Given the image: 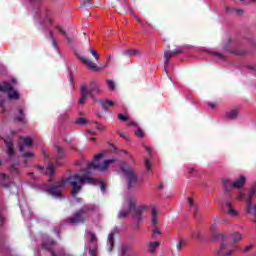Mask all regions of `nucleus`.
<instances>
[{
	"instance_id": "obj_51",
	"label": "nucleus",
	"mask_w": 256,
	"mask_h": 256,
	"mask_svg": "<svg viewBox=\"0 0 256 256\" xmlns=\"http://www.w3.org/2000/svg\"><path fill=\"white\" fill-rule=\"evenodd\" d=\"M45 0H30L33 5H41Z\"/></svg>"
},
{
	"instance_id": "obj_49",
	"label": "nucleus",
	"mask_w": 256,
	"mask_h": 256,
	"mask_svg": "<svg viewBox=\"0 0 256 256\" xmlns=\"http://www.w3.org/2000/svg\"><path fill=\"white\" fill-rule=\"evenodd\" d=\"M144 163L147 171H151V161H149V159H146Z\"/></svg>"
},
{
	"instance_id": "obj_17",
	"label": "nucleus",
	"mask_w": 256,
	"mask_h": 256,
	"mask_svg": "<svg viewBox=\"0 0 256 256\" xmlns=\"http://www.w3.org/2000/svg\"><path fill=\"white\" fill-rule=\"evenodd\" d=\"M9 171L14 177H19V160H16L10 165Z\"/></svg>"
},
{
	"instance_id": "obj_27",
	"label": "nucleus",
	"mask_w": 256,
	"mask_h": 256,
	"mask_svg": "<svg viewBox=\"0 0 256 256\" xmlns=\"http://www.w3.org/2000/svg\"><path fill=\"white\" fill-rule=\"evenodd\" d=\"M226 207L228 209V215H232V217H237L239 215V213H237L236 210L233 209L231 202H227Z\"/></svg>"
},
{
	"instance_id": "obj_15",
	"label": "nucleus",
	"mask_w": 256,
	"mask_h": 256,
	"mask_svg": "<svg viewBox=\"0 0 256 256\" xmlns=\"http://www.w3.org/2000/svg\"><path fill=\"white\" fill-rule=\"evenodd\" d=\"M247 179L245 176H240L235 182H232L234 189H243L245 187Z\"/></svg>"
},
{
	"instance_id": "obj_42",
	"label": "nucleus",
	"mask_w": 256,
	"mask_h": 256,
	"mask_svg": "<svg viewBox=\"0 0 256 256\" xmlns=\"http://www.w3.org/2000/svg\"><path fill=\"white\" fill-rule=\"evenodd\" d=\"M107 85L109 91H115V82H113L112 80H107Z\"/></svg>"
},
{
	"instance_id": "obj_59",
	"label": "nucleus",
	"mask_w": 256,
	"mask_h": 256,
	"mask_svg": "<svg viewBox=\"0 0 256 256\" xmlns=\"http://www.w3.org/2000/svg\"><path fill=\"white\" fill-rule=\"evenodd\" d=\"M251 246H247L246 248L243 249V253H249L251 251Z\"/></svg>"
},
{
	"instance_id": "obj_24",
	"label": "nucleus",
	"mask_w": 256,
	"mask_h": 256,
	"mask_svg": "<svg viewBox=\"0 0 256 256\" xmlns=\"http://www.w3.org/2000/svg\"><path fill=\"white\" fill-rule=\"evenodd\" d=\"M101 107L104 109V111H107V107H113V105H115V102H113L112 100H100L99 101Z\"/></svg>"
},
{
	"instance_id": "obj_43",
	"label": "nucleus",
	"mask_w": 256,
	"mask_h": 256,
	"mask_svg": "<svg viewBox=\"0 0 256 256\" xmlns=\"http://www.w3.org/2000/svg\"><path fill=\"white\" fill-rule=\"evenodd\" d=\"M115 63V58L113 56L109 55L106 57V65H113Z\"/></svg>"
},
{
	"instance_id": "obj_32",
	"label": "nucleus",
	"mask_w": 256,
	"mask_h": 256,
	"mask_svg": "<svg viewBox=\"0 0 256 256\" xmlns=\"http://www.w3.org/2000/svg\"><path fill=\"white\" fill-rule=\"evenodd\" d=\"M94 180L93 183H89V185H100L101 191H105V182H100L95 178H92Z\"/></svg>"
},
{
	"instance_id": "obj_22",
	"label": "nucleus",
	"mask_w": 256,
	"mask_h": 256,
	"mask_svg": "<svg viewBox=\"0 0 256 256\" xmlns=\"http://www.w3.org/2000/svg\"><path fill=\"white\" fill-rule=\"evenodd\" d=\"M226 117L228 119L235 120L237 117H239V108H234L226 113Z\"/></svg>"
},
{
	"instance_id": "obj_63",
	"label": "nucleus",
	"mask_w": 256,
	"mask_h": 256,
	"mask_svg": "<svg viewBox=\"0 0 256 256\" xmlns=\"http://www.w3.org/2000/svg\"><path fill=\"white\" fill-rule=\"evenodd\" d=\"M118 135H119V137H121L122 139H127V135H125L124 133L119 132Z\"/></svg>"
},
{
	"instance_id": "obj_33",
	"label": "nucleus",
	"mask_w": 256,
	"mask_h": 256,
	"mask_svg": "<svg viewBox=\"0 0 256 256\" xmlns=\"http://www.w3.org/2000/svg\"><path fill=\"white\" fill-rule=\"evenodd\" d=\"M160 243L159 242H151L149 244V251L150 253H155V250L157 249V247H159Z\"/></svg>"
},
{
	"instance_id": "obj_44",
	"label": "nucleus",
	"mask_w": 256,
	"mask_h": 256,
	"mask_svg": "<svg viewBox=\"0 0 256 256\" xmlns=\"http://www.w3.org/2000/svg\"><path fill=\"white\" fill-rule=\"evenodd\" d=\"M191 239H201V235L199 234V231H193L190 234Z\"/></svg>"
},
{
	"instance_id": "obj_5",
	"label": "nucleus",
	"mask_w": 256,
	"mask_h": 256,
	"mask_svg": "<svg viewBox=\"0 0 256 256\" xmlns=\"http://www.w3.org/2000/svg\"><path fill=\"white\" fill-rule=\"evenodd\" d=\"M32 145L33 140L29 137L22 138V142L18 143L19 151L24 159H31V157L35 155L33 152H29V149H31Z\"/></svg>"
},
{
	"instance_id": "obj_19",
	"label": "nucleus",
	"mask_w": 256,
	"mask_h": 256,
	"mask_svg": "<svg viewBox=\"0 0 256 256\" xmlns=\"http://www.w3.org/2000/svg\"><path fill=\"white\" fill-rule=\"evenodd\" d=\"M223 187H224V193H231V190L234 189L233 182L231 180L224 178L222 180Z\"/></svg>"
},
{
	"instance_id": "obj_14",
	"label": "nucleus",
	"mask_w": 256,
	"mask_h": 256,
	"mask_svg": "<svg viewBox=\"0 0 256 256\" xmlns=\"http://www.w3.org/2000/svg\"><path fill=\"white\" fill-rule=\"evenodd\" d=\"M40 25L43 26V29H47V27H51L53 25V18L51 17V12L46 11L44 14V22L40 21Z\"/></svg>"
},
{
	"instance_id": "obj_39",
	"label": "nucleus",
	"mask_w": 256,
	"mask_h": 256,
	"mask_svg": "<svg viewBox=\"0 0 256 256\" xmlns=\"http://www.w3.org/2000/svg\"><path fill=\"white\" fill-rule=\"evenodd\" d=\"M69 84L72 88V91H75V80L73 79V74L70 72L69 73Z\"/></svg>"
},
{
	"instance_id": "obj_53",
	"label": "nucleus",
	"mask_w": 256,
	"mask_h": 256,
	"mask_svg": "<svg viewBox=\"0 0 256 256\" xmlns=\"http://www.w3.org/2000/svg\"><path fill=\"white\" fill-rule=\"evenodd\" d=\"M210 229H211V231H212V233H213V235L215 237L216 234H217V226L216 225H212Z\"/></svg>"
},
{
	"instance_id": "obj_40",
	"label": "nucleus",
	"mask_w": 256,
	"mask_h": 256,
	"mask_svg": "<svg viewBox=\"0 0 256 256\" xmlns=\"http://www.w3.org/2000/svg\"><path fill=\"white\" fill-rule=\"evenodd\" d=\"M88 237L90 243H95V241H97V235H95V233H92L91 231L88 232Z\"/></svg>"
},
{
	"instance_id": "obj_60",
	"label": "nucleus",
	"mask_w": 256,
	"mask_h": 256,
	"mask_svg": "<svg viewBox=\"0 0 256 256\" xmlns=\"http://www.w3.org/2000/svg\"><path fill=\"white\" fill-rule=\"evenodd\" d=\"M250 191H254V193H256V182L253 183V185L250 188Z\"/></svg>"
},
{
	"instance_id": "obj_41",
	"label": "nucleus",
	"mask_w": 256,
	"mask_h": 256,
	"mask_svg": "<svg viewBox=\"0 0 256 256\" xmlns=\"http://www.w3.org/2000/svg\"><path fill=\"white\" fill-rule=\"evenodd\" d=\"M134 134L136 135V137H139V139H143V137H145V133L143 132L142 129L138 128Z\"/></svg>"
},
{
	"instance_id": "obj_4",
	"label": "nucleus",
	"mask_w": 256,
	"mask_h": 256,
	"mask_svg": "<svg viewBox=\"0 0 256 256\" xmlns=\"http://www.w3.org/2000/svg\"><path fill=\"white\" fill-rule=\"evenodd\" d=\"M121 171L126 177L128 189H135L139 185V179L137 178V174H135V170L127 165V163H124L121 166Z\"/></svg>"
},
{
	"instance_id": "obj_35",
	"label": "nucleus",
	"mask_w": 256,
	"mask_h": 256,
	"mask_svg": "<svg viewBox=\"0 0 256 256\" xmlns=\"http://www.w3.org/2000/svg\"><path fill=\"white\" fill-rule=\"evenodd\" d=\"M94 2L93 0H83L80 4V7H93Z\"/></svg>"
},
{
	"instance_id": "obj_29",
	"label": "nucleus",
	"mask_w": 256,
	"mask_h": 256,
	"mask_svg": "<svg viewBox=\"0 0 256 256\" xmlns=\"http://www.w3.org/2000/svg\"><path fill=\"white\" fill-rule=\"evenodd\" d=\"M103 69H105V66L88 65V70L94 73H99V71H103Z\"/></svg>"
},
{
	"instance_id": "obj_54",
	"label": "nucleus",
	"mask_w": 256,
	"mask_h": 256,
	"mask_svg": "<svg viewBox=\"0 0 256 256\" xmlns=\"http://www.w3.org/2000/svg\"><path fill=\"white\" fill-rule=\"evenodd\" d=\"M56 29L59 31V33H61L64 36H67V32H65V30H63V28L57 26Z\"/></svg>"
},
{
	"instance_id": "obj_6",
	"label": "nucleus",
	"mask_w": 256,
	"mask_h": 256,
	"mask_svg": "<svg viewBox=\"0 0 256 256\" xmlns=\"http://www.w3.org/2000/svg\"><path fill=\"white\" fill-rule=\"evenodd\" d=\"M241 247L232 246L231 243H223L216 251V256H232L235 251H239Z\"/></svg>"
},
{
	"instance_id": "obj_20",
	"label": "nucleus",
	"mask_w": 256,
	"mask_h": 256,
	"mask_svg": "<svg viewBox=\"0 0 256 256\" xmlns=\"http://www.w3.org/2000/svg\"><path fill=\"white\" fill-rule=\"evenodd\" d=\"M107 244L109 245L108 251H113V247H115V233L112 232L108 235Z\"/></svg>"
},
{
	"instance_id": "obj_48",
	"label": "nucleus",
	"mask_w": 256,
	"mask_h": 256,
	"mask_svg": "<svg viewBox=\"0 0 256 256\" xmlns=\"http://www.w3.org/2000/svg\"><path fill=\"white\" fill-rule=\"evenodd\" d=\"M118 119H120V121H123V122L129 121V117H127L124 114H118Z\"/></svg>"
},
{
	"instance_id": "obj_28",
	"label": "nucleus",
	"mask_w": 256,
	"mask_h": 256,
	"mask_svg": "<svg viewBox=\"0 0 256 256\" xmlns=\"http://www.w3.org/2000/svg\"><path fill=\"white\" fill-rule=\"evenodd\" d=\"M232 243H239L241 239H243V236L239 232H234L231 235Z\"/></svg>"
},
{
	"instance_id": "obj_10",
	"label": "nucleus",
	"mask_w": 256,
	"mask_h": 256,
	"mask_svg": "<svg viewBox=\"0 0 256 256\" xmlns=\"http://www.w3.org/2000/svg\"><path fill=\"white\" fill-rule=\"evenodd\" d=\"M88 93L91 99H95V95H99L101 93V84H99L97 80H91Z\"/></svg>"
},
{
	"instance_id": "obj_57",
	"label": "nucleus",
	"mask_w": 256,
	"mask_h": 256,
	"mask_svg": "<svg viewBox=\"0 0 256 256\" xmlns=\"http://www.w3.org/2000/svg\"><path fill=\"white\" fill-rule=\"evenodd\" d=\"M128 127H139V124L137 122H128Z\"/></svg>"
},
{
	"instance_id": "obj_18",
	"label": "nucleus",
	"mask_w": 256,
	"mask_h": 256,
	"mask_svg": "<svg viewBox=\"0 0 256 256\" xmlns=\"http://www.w3.org/2000/svg\"><path fill=\"white\" fill-rule=\"evenodd\" d=\"M124 57H139L141 56L140 50L137 49H128L123 51Z\"/></svg>"
},
{
	"instance_id": "obj_3",
	"label": "nucleus",
	"mask_w": 256,
	"mask_h": 256,
	"mask_svg": "<svg viewBox=\"0 0 256 256\" xmlns=\"http://www.w3.org/2000/svg\"><path fill=\"white\" fill-rule=\"evenodd\" d=\"M97 209V206L95 204H85L81 209L74 212V217H68L67 223L70 225H77L78 223H85L87 219L84 215H87L89 211H95Z\"/></svg>"
},
{
	"instance_id": "obj_11",
	"label": "nucleus",
	"mask_w": 256,
	"mask_h": 256,
	"mask_svg": "<svg viewBox=\"0 0 256 256\" xmlns=\"http://www.w3.org/2000/svg\"><path fill=\"white\" fill-rule=\"evenodd\" d=\"M89 97V88L87 84H83L80 87V98H79V105H85L87 103V98Z\"/></svg>"
},
{
	"instance_id": "obj_21",
	"label": "nucleus",
	"mask_w": 256,
	"mask_h": 256,
	"mask_svg": "<svg viewBox=\"0 0 256 256\" xmlns=\"http://www.w3.org/2000/svg\"><path fill=\"white\" fill-rule=\"evenodd\" d=\"M0 177V185H2L4 189H9L11 182L7 179V174H0Z\"/></svg>"
},
{
	"instance_id": "obj_2",
	"label": "nucleus",
	"mask_w": 256,
	"mask_h": 256,
	"mask_svg": "<svg viewBox=\"0 0 256 256\" xmlns=\"http://www.w3.org/2000/svg\"><path fill=\"white\" fill-rule=\"evenodd\" d=\"M128 207L129 210H122L119 212L118 219H125L130 212H133L134 219H136L138 223H141V221H143V213L147 211V206L141 205L137 207V200H135L134 197H130L128 199Z\"/></svg>"
},
{
	"instance_id": "obj_61",
	"label": "nucleus",
	"mask_w": 256,
	"mask_h": 256,
	"mask_svg": "<svg viewBox=\"0 0 256 256\" xmlns=\"http://www.w3.org/2000/svg\"><path fill=\"white\" fill-rule=\"evenodd\" d=\"M208 106L211 107V109H215L216 104L213 102H208Z\"/></svg>"
},
{
	"instance_id": "obj_25",
	"label": "nucleus",
	"mask_w": 256,
	"mask_h": 256,
	"mask_svg": "<svg viewBox=\"0 0 256 256\" xmlns=\"http://www.w3.org/2000/svg\"><path fill=\"white\" fill-rule=\"evenodd\" d=\"M208 53H210V55L213 56L214 59H217L218 61H225V59H227L225 55L219 52L209 51Z\"/></svg>"
},
{
	"instance_id": "obj_30",
	"label": "nucleus",
	"mask_w": 256,
	"mask_h": 256,
	"mask_svg": "<svg viewBox=\"0 0 256 256\" xmlns=\"http://www.w3.org/2000/svg\"><path fill=\"white\" fill-rule=\"evenodd\" d=\"M77 59H79L80 63H84V65H95V63L91 62V60L87 58H83L81 55L76 54Z\"/></svg>"
},
{
	"instance_id": "obj_64",
	"label": "nucleus",
	"mask_w": 256,
	"mask_h": 256,
	"mask_svg": "<svg viewBox=\"0 0 256 256\" xmlns=\"http://www.w3.org/2000/svg\"><path fill=\"white\" fill-rule=\"evenodd\" d=\"M188 203L191 205V207H193V200H192V198H188Z\"/></svg>"
},
{
	"instance_id": "obj_37",
	"label": "nucleus",
	"mask_w": 256,
	"mask_h": 256,
	"mask_svg": "<svg viewBox=\"0 0 256 256\" xmlns=\"http://www.w3.org/2000/svg\"><path fill=\"white\" fill-rule=\"evenodd\" d=\"M227 11H228L229 13H235L236 15H243V13H244L243 10H241V9H235V8H231V9L227 8Z\"/></svg>"
},
{
	"instance_id": "obj_16",
	"label": "nucleus",
	"mask_w": 256,
	"mask_h": 256,
	"mask_svg": "<svg viewBox=\"0 0 256 256\" xmlns=\"http://www.w3.org/2000/svg\"><path fill=\"white\" fill-rule=\"evenodd\" d=\"M159 223V212L155 207L152 208L151 210V224L153 227H157Z\"/></svg>"
},
{
	"instance_id": "obj_56",
	"label": "nucleus",
	"mask_w": 256,
	"mask_h": 256,
	"mask_svg": "<svg viewBox=\"0 0 256 256\" xmlns=\"http://www.w3.org/2000/svg\"><path fill=\"white\" fill-rule=\"evenodd\" d=\"M42 249H45L46 251H49V244L47 242L42 243Z\"/></svg>"
},
{
	"instance_id": "obj_8",
	"label": "nucleus",
	"mask_w": 256,
	"mask_h": 256,
	"mask_svg": "<svg viewBox=\"0 0 256 256\" xmlns=\"http://www.w3.org/2000/svg\"><path fill=\"white\" fill-rule=\"evenodd\" d=\"M0 91L2 93H8V98L17 101L19 99V92L13 90V86L9 82H4L3 85L0 84Z\"/></svg>"
},
{
	"instance_id": "obj_52",
	"label": "nucleus",
	"mask_w": 256,
	"mask_h": 256,
	"mask_svg": "<svg viewBox=\"0 0 256 256\" xmlns=\"http://www.w3.org/2000/svg\"><path fill=\"white\" fill-rule=\"evenodd\" d=\"M243 197H245V193H243V191H240L239 194H238V196H237V199H238L239 201H243Z\"/></svg>"
},
{
	"instance_id": "obj_31",
	"label": "nucleus",
	"mask_w": 256,
	"mask_h": 256,
	"mask_svg": "<svg viewBox=\"0 0 256 256\" xmlns=\"http://www.w3.org/2000/svg\"><path fill=\"white\" fill-rule=\"evenodd\" d=\"M50 35V39L52 41V46L54 47V49H56V51H59V45L57 44V41L55 40V36H53V32H49Z\"/></svg>"
},
{
	"instance_id": "obj_1",
	"label": "nucleus",
	"mask_w": 256,
	"mask_h": 256,
	"mask_svg": "<svg viewBox=\"0 0 256 256\" xmlns=\"http://www.w3.org/2000/svg\"><path fill=\"white\" fill-rule=\"evenodd\" d=\"M103 153L97 154L94 156V161L88 164V167L84 169V174L81 176L79 174H74L69 176L66 179H62L58 182H56L54 185L47 188V192L52 195V197H56V199H61L63 197V194L61 193L62 189H64L65 185L69 183V185L72 187L71 195L72 197H77L79 193H81V189L83 185H85V182L87 183H95V180L93 177H90L91 170L97 169L98 171H107L109 168L110 163H115V160H105L103 166L99 164V159H102Z\"/></svg>"
},
{
	"instance_id": "obj_62",
	"label": "nucleus",
	"mask_w": 256,
	"mask_h": 256,
	"mask_svg": "<svg viewBox=\"0 0 256 256\" xmlns=\"http://www.w3.org/2000/svg\"><path fill=\"white\" fill-rule=\"evenodd\" d=\"M87 133H88V135H92L93 137H95V135H97L96 132L91 131V130H87Z\"/></svg>"
},
{
	"instance_id": "obj_47",
	"label": "nucleus",
	"mask_w": 256,
	"mask_h": 256,
	"mask_svg": "<svg viewBox=\"0 0 256 256\" xmlns=\"http://www.w3.org/2000/svg\"><path fill=\"white\" fill-rule=\"evenodd\" d=\"M90 53L91 55H93V57H95L96 61H99V54H97V51H95V49L90 48Z\"/></svg>"
},
{
	"instance_id": "obj_34",
	"label": "nucleus",
	"mask_w": 256,
	"mask_h": 256,
	"mask_svg": "<svg viewBox=\"0 0 256 256\" xmlns=\"http://www.w3.org/2000/svg\"><path fill=\"white\" fill-rule=\"evenodd\" d=\"M214 239H216V241H223L224 239H227V234L225 233H216L214 236Z\"/></svg>"
},
{
	"instance_id": "obj_26",
	"label": "nucleus",
	"mask_w": 256,
	"mask_h": 256,
	"mask_svg": "<svg viewBox=\"0 0 256 256\" xmlns=\"http://www.w3.org/2000/svg\"><path fill=\"white\" fill-rule=\"evenodd\" d=\"M18 123H23L25 121V110L23 108L18 109V117L15 118Z\"/></svg>"
},
{
	"instance_id": "obj_46",
	"label": "nucleus",
	"mask_w": 256,
	"mask_h": 256,
	"mask_svg": "<svg viewBox=\"0 0 256 256\" xmlns=\"http://www.w3.org/2000/svg\"><path fill=\"white\" fill-rule=\"evenodd\" d=\"M85 123H87V119H85V118H78L76 120L77 125H85Z\"/></svg>"
},
{
	"instance_id": "obj_13",
	"label": "nucleus",
	"mask_w": 256,
	"mask_h": 256,
	"mask_svg": "<svg viewBox=\"0 0 256 256\" xmlns=\"http://www.w3.org/2000/svg\"><path fill=\"white\" fill-rule=\"evenodd\" d=\"M4 143L7 147V154L8 157H13V155H15V149H14V144H13V140L11 139V137H6L4 139Z\"/></svg>"
},
{
	"instance_id": "obj_38",
	"label": "nucleus",
	"mask_w": 256,
	"mask_h": 256,
	"mask_svg": "<svg viewBox=\"0 0 256 256\" xmlns=\"http://www.w3.org/2000/svg\"><path fill=\"white\" fill-rule=\"evenodd\" d=\"M94 125H95L97 131H101V132L107 131V128H106L105 126H103V125H102L101 123H99V122H94Z\"/></svg>"
},
{
	"instance_id": "obj_9",
	"label": "nucleus",
	"mask_w": 256,
	"mask_h": 256,
	"mask_svg": "<svg viewBox=\"0 0 256 256\" xmlns=\"http://www.w3.org/2000/svg\"><path fill=\"white\" fill-rule=\"evenodd\" d=\"M224 50L232 55H236L237 57H245L246 55H249V50L243 48L231 49L228 44H224Z\"/></svg>"
},
{
	"instance_id": "obj_7",
	"label": "nucleus",
	"mask_w": 256,
	"mask_h": 256,
	"mask_svg": "<svg viewBox=\"0 0 256 256\" xmlns=\"http://www.w3.org/2000/svg\"><path fill=\"white\" fill-rule=\"evenodd\" d=\"M187 50V46H178L174 50H166L164 52V63L167 65L169 61H171L172 57H176L177 55H183Z\"/></svg>"
},
{
	"instance_id": "obj_45",
	"label": "nucleus",
	"mask_w": 256,
	"mask_h": 256,
	"mask_svg": "<svg viewBox=\"0 0 256 256\" xmlns=\"http://www.w3.org/2000/svg\"><path fill=\"white\" fill-rule=\"evenodd\" d=\"M183 245H185V241L180 239L176 244L177 251H181V249H183Z\"/></svg>"
},
{
	"instance_id": "obj_58",
	"label": "nucleus",
	"mask_w": 256,
	"mask_h": 256,
	"mask_svg": "<svg viewBox=\"0 0 256 256\" xmlns=\"http://www.w3.org/2000/svg\"><path fill=\"white\" fill-rule=\"evenodd\" d=\"M152 235H161V231H159V229L156 228L152 231Z\"/></svg>"
},
{
	"instance_id": "obj_55",
	"label": "nucleus",
	"mask_w": 256,
	"mask_h": 256,
	"mask_svg": "<svg viewBox=\"0 0 256 256\" xmlns=\"http://www.w3.org/2000/svg\"><path fill=\"white\" fill-rule=\"evenodd\" d=\"M128 250H129V246L127 245L122 246V255H125V253H127Z\"/></svg>"
},
{
	"instance_id": "obj_50",
	"label": "nucleus",
	"mask_w": 256,
	"mask_h": 256,
	"mask_svg": "<svg viewBox=\"0 0 256 256\" xmlns=\"http://www.w3.org/2000/svg\"><path fill=\"white\" fill-rule=\"evenodd\" d=\"M0 75H7V69L5 66L0 65Z\"/></svg>"
},
{
	"instance_id": "obj_12",
	"label": "nucleus",
	"mask_w": 256,
	"mask_h": 256,
	"mask_svg": "<svg viewBox=\"0 0 256 256\" xmlns=\"http://www.w3.org/2000/svg\"><path fill=\"white\" fill-rule=\"evenodd\" d=\"M255 193L253 190H249L246 196V213L251 214L253 211L252 201L255 199Z\"/></svg>"
},
{
	"instance_id": "obj_36",
	"label": "nucleus",
	"mask_w": 256,
	"mask_h": 256,
	"mask_svg": "<svg viewBox=\"0 0 256 256\" xmlns=\"http://www.w3.org/2000/svg\"><path fill=\"white\" fill-rule=\"evenodd\" d=\"M46 175H49L50 177L55 175V166H48V168L46 169Z\"/></svg>"
},
{
	"instance_id": "obj_23",
	"label": "nucleus",
	"mask_w": 256,
	"mask_h": 256,
	"mask_svg": "<svg viewBox=\"0 0 256 256\" xmlns=\"http://www.w3.org/2000/svg\"><path fill=\"white\" fill-rule=\"evenodd\" d=\"M57 156H56V163L59 164V160L65 157V150L61 146H56Z\"/></svg>"
}]
</instances>
